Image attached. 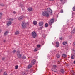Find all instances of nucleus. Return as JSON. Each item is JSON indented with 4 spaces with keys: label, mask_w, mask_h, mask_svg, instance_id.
Returning a JSON list of instances; mask_svg holds the SVG:
<instances>
[{
    "label": "nucleus",
    "mask_w": 75,
    "mask_h": 75,
    "mask_svg": "<svg viewBox=\"0 0 75 75\" xmlns=\"http://www.w3.org/2000/svg\"><path fill=\"white\" fill-rule=\"evenodd\" d=\"M63 0H60V1H61V2H62V1H63Z\"/></svg>",
    "instance_id": "obj_46"
},
{
    "label": "nucleus",
    "mask_w": 75,
    "mask_h": 75,
    "mask_svg": "<svg viewBox=\"0 0 75 75\" xmlns=\"http://www.w3.org/2000/svg\"><path fill=\"white\" fill-rule=\"evenodd\" d=\"M45 27H48V23H46L45 24Z\"/></svg>",
    "instance_id": "obj_24"
},
{
    "label": "nucleus",
    "mask_w": 75,
    "mask_h": 75,
    "mask_svg": "<svg viewBox=\"0 0 75 75\" xmlns=\"http://www.w3.org/2000/svg\"><path fill=\"white\" fill-rule=\"evenodd\" d=\"M2 60H3V61H4V60H5V58H2Z\"/></svg>",
    "instance_id": "obj_38"
},
{
    "label": "nucleus",
    "mask_w": 75,
    "mask_h": 75,
    "mask_svg": "<svg viewBox=\"0 0 75 75\" xmlns=\"http://www.w3.org/2000/svg\"><path fill=\"white\" fill-rule=\"evenodd\" d=\"M3 42H6V40H4Z\"/></svg>",
    "instance_id": "obj_44"
},
{
    "label": "nucleus",
    "mask_w": 75,
    "mask_h": 75,
    "mask_svg": "<svg viewBox=\"0 0 75 75\" xmlns=\"http://www.w3.org/2000/svg\"><path fill=\"white\" fill-rule=\"evenodd\" d=\"M32 8L31 7L29 8L28 9V11H32Z\"/></svg>",
    "instance_id": "obj_12"
},
{
    "label": "nucleus",
    "mask_w": 75,
    "mask_h": 75,
    "mask_svg": "<svg viewBox=\"0 0 75 75\" xmlns=\"http://www.w3.org/2000/svg\"><path fill=\"white\" fill-rule=\"evenodd\" d=\"M73 44L75 45V42H74L73 43Z\"/></svg>",
    "instance_id": "obj_43"
},
{
    "label": "nucleus",
    "mask_w": 75,
    "mask_h": 75,
    "mask_svg": "<svg viewBox=\"0 0 75 75\" xmlns=\"http://www.w3.org/2000/svg\"><path fill=\"white\" fill-rule=\"evenodd\" d=\"M1 32V29H0V33Z\"/></svg>",
    "instance_id": "obj_45"
},
{
    "label": "nucleus",
    "mask_w": 75,
    "mask_h": 75,
    "mask_svg": "<svg viewBox=\"0 0 75 75\" xmlns=\"http://www.w3.org/2000/svg\"><path fill=\"white\" fill-rule=\"evenodd\" d=\"M40 46H41V45H38L37 46V47L38 48H40Z\"/></svg>",
    "instance_id": "obj_34"
},
{
    "label": "nucleus",
    "mask_w": 75,
    "mask_h": 75,
    "mask_svg": "<svg viewBox=\"0 0 75 75\" xmlns=\"http://www.w3.org/2000/svg\"><path fill=\"white\" fill-rule=\"evenodd\" d=\"M42 37H45V35L44 34H43L42 35Z\"/></svg>",
    "instance_id": "obj_37"
},
{
    "label": "nucleus",
    "mask_w": 75,
    "mask_h": 75,
    "mask_svg": "<svg viewBox=\"0 0 75 75\" xmlns=\"http://www.w3.org/2000/svg\"><path fill=\"white\" fill-rule=\"evenodd\" d=\"M73 11H75V6H74L73 8Z\"/></svg>",
    "instance_id": "obj_29"
},
{
    "label": "nucleus",
    "mask_w": 75,
    "mask_h": 75,
    "mask_svg": "<svg viewBox=\"0 0 75 75\" xmlns=\"http://www.w3.org/2000/svg\"><path fill=\"white\" fill-rule=\"evenodd\" d=\"M31 62L32 65H34L35 64V59H33L32 60Z\"/></svg>",
    "instance_id": "obj_8"
},
{
    "label": "nucleus",
    "mask_w": 75,
    "mask_h": 75,
    "mask_svg": "<svg viewBox=\"0 0 75 75\" xmlns=\"http://www.w3.org/2000/svg\"><path fill=\"white\" fill-rule=\"evenodd\" d=\"M74 54H75V50H74Z\"/></svg>",
    "instance_id": "obj_47"
},
{
    "label": "nucleus",
    "mask_w": 75,
    "mask_h": 75,
    "mask_svg": "<svg viewBox=\"0 0 75 75\" xmlns=\"http://www.w3.org/2000/svg\"><path fill=\"white\" fill-rule=\"evenodd\" d=\"M9 33V32L8 31H6L4 33V35L5 36H6V35H7Z\"/></svg>",
    "instance_id": "obj_10"
},
{
    "label": "nucleus",
    "mask_w": 75,
    "mask_h": 75,
    "mask_svg": "<svg viewBox=\"0 0 75 75\" xmlns=\"http://www.w3.org/2000/svg\"><path fill=\"white\" fill-rule=\"evenodd\" d=\"M60 40H62V37L60 38Z\"/></svg>",
    "instance_id": "obj_40"
},
{
    "label": "nucleus",
    "mask_w": 75,
    "mask_h": 75,
    "mask_svg": "<svg viewBox=\"0 0 75 75\" xmlns=\"http://www.w3.org/2000/svg\"><path fill=\"white\" fill-rule=\"evenodd\" d=\"M43 24H44V23H43V22H39V25L40 27L42 26V25H43Z\"/></svg>",
    "instance_id": "obj_7"
},
{
    "label": "nucleus",
    "mask_w": 75,
    "mask_h": 75,
    "mask_svg": "<svg viewBox=\"0 0 75 75\" xmlns=\"http://www.w3.org/2000/svg\"><path fill=\"white\" fill-rule=\"evenodd\" d=\"M63 10L62 9L60 11V12L61 13H63Z\"/></svg>",
    "instance_id": "obj_36"
},
{
    "label": "nucleus",
    "mask_w": 75,
    "mask_h": 75,
    "mask_svg": "<svg viewBox=\"0 0 75 75\" xmlns=\"http://www.w3.org/2000/svg\"><path fill=\"white\" fill-rule=\"evenodd\" d=\"M3 13H0V18H1L2 17Z\"/></svg>",
    "instance_id": "obj_25"
},
{
    "label": "nucleus",
    "mask_w": 75,
    "mask_h": 75,
    "mask_svg": "<svg viewBox=\"0 0 75 75\" xmlns=\"http://www.w3.org/2000/svg\"><path fill=\"white\" fill-rule=\"evenodd\" d=\"M55 21V19L54 18H53L50 20V21L49 22V25H52V24L54 23Z\"/></svg>",
    "instance_id": "obj_2"
},
{
    "label": "nucleus",
    "mask_w": 75,
    "mask_h": 75,
    "mask_svg": "<svg viewBox=\"0 0 75 75\" xmlns=\"http://www.w3.org/2000/svg\"><path fill=\"white\" fill-rule=\"evenodd\" d=\"M4 75H7V73L6 72H4Z\"/></svg>",
    "instance_id": "obj_35"
},
{
    "label": "nucleus",
    "mask_w": 75,
    "mask_h": 75,
    "mask_svg": "<svg viewBox=\"0 0 75 75\" xmlns=\"http://www.w3.org/2000/svg\"><path fill=\"white\" fill-rule=\"evenodd\" d=\"M31 67H32V65L31 64H30L28 66V68L29 69L31 68Z\"/></svg>",
    "instance_id": "obj_17"
},
{
    "label": "nucleus",
    "mask_w": 75,
    "mask_h": 75,
    "mask_svg": "<svg viewBox=\"0 0 75 75\" xmlns=\"http://www.w3.org/2000/svg\"><path fill=\"white\" fill-rule=\"evenodd\" d=\"M0 6H2V7H4V4H0Z\"/></svg>",
    "instance_id": "obj_27"
},
{
    "label": "nucleus",
    "mask_w": 75,
    "mask_h": 75,
    "mask_svg": "<svg viewBox=\"0 0 75 75\" xmlns=\"http://www.w3.org/2000/svg\"><path fill=\"white\" fill-rule=\"evenodd\" d=\"M13 52L14 53L15 52H16V50H14L13 51Z\"/></svg>",
    "instance_id": "obj_41"
},
{
    "label": "nucleus",
    "mask_w": 75,
    "mask_h": 75,
    "mask_svg": "<svg viewBox=\"0 0 75 75\" xmlns=\"http://www.w3.org/2000/svg\"><path fill=\"white\" fill-rule=\"evenodd\" d=\"M56 48H58L59 47V42H57L56 43Z\"/></svg>",
    "instance_id": "obj_9"
},
{
    "label": "nucleus",
    "mask_w": 75,
    "mask_h": 75,
    "mask_svg": "<svg viewBox=\"0 0 75 75\" xmlns=\"http://www.w3.org/2000/svg\"><path fill=\"white\" fill-rule=\"evenodd\" d=\"M34 51H38V49L36 48H35L34 50Z\"/></svg>",
    "instance_id": "obj_32"
},
{
    "label": "nucleus",
    "mask_w": 75,
    "mask_h": 75,
    "mask_svg": "<svg viewBox=\"0 0 75 75\" xmlns=\"http://www.w3.org/2000/svg\"><path fill=\"white\" fill-rule=\"evenodd\" d=\"M32 35L33 38H35L37 36L36 33L35 32H32Z\"/></svg>",
    "instance_id": "obj_5"
},
{
    "label": "nucleus",
    "mask_w": 75,
    "mask_h": 75,
    "mask_svg": "<svg viewBox=\"0 0 75 75\" xmlns=\"http://www.w3.org/2000/svg\"><path fill=\"white\" fill-rule=\"evenodd\" d=\"M52 70L54 72H57V70L56 69H52Z\"/></svg>",
    "instance_id": "obj_13"
},
{
    "label": "nucleus",
    "mask_w": 75,
    "mask_h": 75,
    "mask_svg": "<svg viewBox=\"0 0 75 75\" xmlns=\"http://www.w3.org/2000/svg\"><path fill=\"white\" fill-rule=\"evenodd\" d=\"M22 27L23 28H25L27 26V24L25 23V22H23L22 24Z\"/></svg>",
    "instance_id": "obj_3"
},
{
    "label": "nucleus",
    "mask_w": 75,
    "mask_h": 75,
    "mask_svg": "<svg viewBox=\"0 0 75 75\" xmlns=\"http://www.w3.org/2000/svg\"><path fill=\"white\" fill-rule=\"evenodd\" d=\"M69 38H72V36H69Z\"/></svg>",
    "instance_id": "obj_39"
},
{
    "label": "nucleus",
    "mask_w": 75,
    "mask_h": 75,
    "mask_svg": "<svg viewBox=\"0 0 75 75\" xmlns=\"http://www.w3.org/2000/svg\"><path fill=\"white\" fill-rule=\"evenodd\" d=\"M33 23L34 25H36L37 24V21H34L33 22Z\"/></svg>",
    "instance_id": "obj_22"
},
{
    "label": "nucleus",
    "mask_w": 75,
    "mask_h": 75,
    "mask_svg": "<svg viewBox=\"0 0 75 75\" xmlns=\"http://www.w3.org/2000/svg\"><path fill=\"white\" fill-rule=\"evenodd\" d=\"M75 58V56L74 55H73L71 54V59H74Z\"/></svg>",
    "instance_id": "obj_16"
},
{
    "label": "nucleus",
    "mask_w": 75,
    "mask_h": 75,
    "mask_svg": "<svg viewBox=\"0 0 75 75\" xmlns=\"http://www.w3.org/2000/svg\"><path fill=\"white\" fill-rule=\"evenodd\" d=\"M23 18V17L22 16H20L19 18H18V20H22V19Z\"/></svg>",
    "instance_id": "obj_14"
},
{
    "label": "nucleus",
    "mask_w": 75,
    "mask_h": 75,
    "mask_svg": "<svg viewBox=\"0 0 75 75\" xmlns=\"http://www.w3.org/2000/svg\"><path fill=\"white\" fill-rule=\"evenodd\" d=\"M42 15L44 16H46V17H49V16H50L49 13L45 11H43L42 12Z\"/></svg>",
    "instance_id": "obj_1"
},
{
    "label": "nucleus",
    "mask_w": 75,
    "mask_h": 75,
    "mask_svg": "<svg viewBox=\"0 0 75 75\" xmlns=\"http://www.w3.org/2000/svg\"><path fill=\"white\" fill-rule=\"evenodd\" d=\"M56 67H57V66L55 65H54L53 68H52V69H56Z\"/></svg>",
    "instance_id": "obj_26"
},
{
    "label": "nucleus",
    "mask_w": 75,
    "mask_h": 75,
    "mask_svg": "<svg viewBox=\"0 0 75 75\" xmlns=\"http://www.w3.org/2000/svg\"><path fill=\"white\" fill-rule=\"evenodd\" d=\"M62 57L63 58H65L67 57V55L65 54H63Z\"/></svg>",
    "instance_id": "obj_21"
},
{
    "label": "nucleus",
    "mask_w": 75,
    "mask_h": 75,
    "mask_svg": "<svg viewBox=\"0 0 75 75\" xmlns=\"http://www.w3.org/2000/svg\"><path fill=\"white\" fill-rule=\"evenodd\" d=\"M47 12L50 13V14H52V10H51V9L50 8H47Z\"/></svg>",
    "instance_id": "obj_4"
},
{
    "label": "nucleus",
    "mask_w": 75,
    "mask_h": 75,
    "mask_svg": "<svg viewBox=\"0 0 75 75\" xmlns=\"http://www.w3.org/2000/svg\"><path fill=\"white\" fill-rule=\"evenodd\" d=\"M72 75H75V73H74V71H72Z\"/></svg>",
    "instance_id": "obj_30"
},
{
    "label": "nucleus",
    "mask_w": 75,
    "mask_h": 75,
    "mask_svg": "<svg viewBox=\"0 0 75 75\" xmlns=\"http://www.w3.org/2000/svg\"><path fill=\"white\" fill-rule=\"evenodd\" d=\"M7 25L8 26H9V25H10V22L9 21L8 23H7Z\"/></svg>",
    "instance_id": "obj_28"
},
{
    "label": "nucleus",
    "mask_w": 75,
    "mask_h": 75,
    "mask_svg": "<svg viewBox=\"0 0 75 75\" xmlns=\"http://www.w3.org/2000/svg\"><path fill=\"white\" fill-rule=\"evenodd\" d=\"M60 71L62 73H64L65 72V71H64V70L63 69H61L60 70Z\"/></svg>",
    "instance_id": "obj_18"
},
{
    "label": "nucleus",
    "mask_w": 75,
    "mask_h": 75,
    "mask_svg": "<svg viewBox=\"0 0 75 75\" xmlns=\"http://www.w3.org/2000/svg\"><path fill=\"white\" fill-rule=\"evenodd\" d=\"M67 42H63V45H65L66 44H67Z\"/></svg>",
    "instance_id": "obj_23"
},
{
    "label": "nucleus",
    "mask_w": 75,
    "mask_h": 75,
    "mask_svg": "<svg viewBox=\"0 0 75 75\" xmlns=\"http://www.w3.org/2000/svg\"><path fill=\"white\" fill-rule=\"evenodd\" d=\"M10 25L11 24V23H12V21H13V18H11L10 19Z\"/></svg>",
    "instance_id": "obj_11"
},
{
    "label": "nucleus",
    "mask_w": 75,
    "mask_h": 75,
    "mask_svg": "<svg viewBox=\"0 0 75 75\" xmlns=\"http://www.w3.org/2000/svg\"><path fill=\"white\" fill-rule=\"evenodd\" d=\"M22 10H24V9L23 8Z\"/></svg>",
    "instance_id": "obj_48"
},
{
    "label": "nucleus",
    "mask_w": 75,
    "mask_h": 75,
    "mask_svg": "<svg viewBox=\"0 0 75 75\" xmlns=\"http://www.w3.org/2000/svg\"><path fill=\"white\" fill-rule=\"evenodd\" d=\"M15 35H18L19 34V32L18 31H17L15 33Z\"/></svg>",
    "instance_id": "obj_20"
},
{
    "label": "nucleus",
    "mask_w": 75,
    "mask_h": 75,
    "mask_svg": "<svg viewBox=\"0 0 75 75\" xmlns=\"http://www.w3.org/2000/svg\"><path fill=\"white\" fill-rule=\"evenodd\" d=\"M42 28H43V26H42L41 27H40V28H39V29L40 30H41V29H42Z\"/></svg>",
    "instance_id": "obj_31"
},
{
    "label": "nucleus",
    "mask_w": 75,
    "mask_h": 75,
    "mask_svg": "<svg viewBox=\"0 0 75 75\" xmlns=\"http://www.w3.org/2000/svg\"><path fill=\"white\" fill-rule=\"evenodd\" d=\"M17 55L18 58H21V55L20 54V52L19 51H18L17 52Z\"/></svg>",
    "instance_id": "obj_6"
},
{
    "label": "nucleus",
    "mask_w": 75,
    "mask_h": 75,
    "mask_svg": "<svg viewBox=\"0 0 75 75\" xmlns=\"http://www.w3.org/2000/svg\"><path fill=\"white\" fill-rule=\"evenodd\" d=\"M56 57L57 58H59L60 57V55L59 54H57L56 55Z\"/></svg>",
    "instance_id": "obj_19"
},
{
    "label": "nucleus",
    "mask_w": 75,
    "mask_h": 75,
    "mask_svg": "<svg viewBox=\"0 0 75 75\" xmlns=\"http://www.w3.org/2000/svg\"><path fill=\"white\" fill-rule=\"evenodd\" d=\"M13 13H14V14H16V12L15 11H14L13 12Z\"/></svg>",
    "instance_id": "obj_42"
},
{
    "label": "nucleus",
    "mask_w": 75,
    "mask_h": 75,
    "mask_svg": "<svg viewBox=\"0 0 75 75\" xmlns=\"http://www.w3.org/2000/svg\"><path fill=\"white\" fill-rule=\"evenodd\" d=\"M18 65L16 66H15V69H17L18 68Z\"/></svg>",
    "instance_id": "obj_33"
},
{
    "label": "nucleus",
    "mask_w": 75,
    "mask_h": 75,
    "mask_svg": "<svg viewBox=\"0 0 75 75\" xmlns=\"http://www.w3.org/2000/svg\"><path fill=\"white\" fill-rule=\"evenodd\" d=\"M22 58L23 59H26V57L23 55L22 57Z\"/></svg>",
    "instance_id": "obj_15"
}]
</instances>
